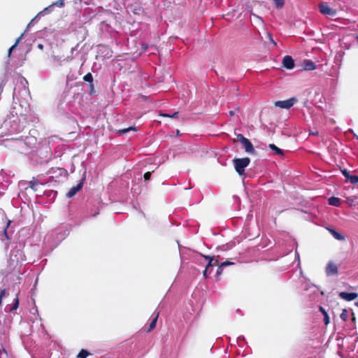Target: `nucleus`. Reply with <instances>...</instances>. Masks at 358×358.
<instances>
[{
  "label": "nucleus",
  "mask_w": 358,
  "mask_h": 358,
  "mask_svg": "<svg viewBox=\"0 0 358 358\" xmlns=\"http://www.w3.org/2000/svg\"><path fill=\"white\" fill-rule=\"evenodd\" d=\"M234 169L239 176L245 174V169L250 164V159L248 157L235 158L233 159Z\"/></svg>",
  "instance_id": "f257e3e1"
},
{
  "label": "nucleus",
  "mask_w": 358,
  "mask_h": 358,
  "mask_svg": "<svg viewBox=\"0 0 358 358\" xmlns=\"http://www.w3.org/2000/svg\"><path fill=\"white\" fill-rule=\"evenodd\" d=\"M237 139L243 144L246 152L254 155L255 153V148L251 142L245 138L243 134H239L237 135Z\"/></svg>",
  "instance_id": "f03ea898"
},
{
  "label": "nucleus",
  "mask_w": 358,
  "mask_h": 358,
  "mask_svg": "<svg viewBox=\"0 0 358 358\" xmlns=\"http://www.w3.org/2000/svg\"><path fill=\"white\" fill-rule=\"evenodd\" d=\"M297 101L296 98H290L284 101H277L274 103L275 106L280 108L289 109L290 108L295 102Z\"/></svg>",
  "instance_id": "7ed1b4c3"
},
{
  "label": "nucleus",
  "mask_w": 358,
  "mask_h": 358,
  "mask_svg": "<svg viewBox=\"0 0 358 358\" xmlns=\"http://www.w3.org/2000/svg\"><path fill=\"white\" fill-rule=\"evenodd\" d=\"M319 9L320 13L324 15H334L336 13L334 9L330 8V6L324 2L319 4Z\"/></svg>",
  "instance_id": "20e7f679"
},
{
  "label": "nucleus",
  "mask_w": 358,
  "mask_h": 358,
  "mask_svg": "<svg viewBox=\"0 0 358 358\" xmlns=\"http://www.w3.org/2000/svg\"><path fill=\"white\" fill-rule=\"evenodd\" d=\"M325 272L328 276L338 274V270L336 264L332 262H329L326 266Z\"/></svg>",
  "instance_id": "39448f33"
},
{
  "label": "nucleus",
  "mask_w": 358,
  "mask_h": 358,
  "mask_svg": "<svg viewBox=\"0 0 358 358\" xmlns=\"http://www.w3.org/2000/svg\"><path fill=\"white\" fill-rule=\"evenodd\" d=\"M84 180L85 178H83L76 186L71 187L69 189V191L66 193V196L68 198H72L73 196H74L76 194V193L82 189Z\"/></svg>",
  "instance_id": "423d86ee"
},
{
  "label": "nucleus",
  "mask_w": 358,
  "mask_h": 358,
  "mask_svg": "<svg viewBox=\"0 0 358 358\" xmlns=\"http://www.w3.org/2000/svg\"><path fill=\"white\" fill-rule=\"evenodd\" d=\"M282 64L287 69H292L294 67V61L289 55H286L283 57Z\"/></svg>",
  "instance_id": "0eeeda50"
},
{
  "label": "nucleus",
  "mask_w": 358,
  "mask_h": 358,
  "mask_svg": "<svg viewBox=\"0 0 358 358\" xmlns=\"http://www.w3.org/2000/svg\"><path fill=\"white\" fill-rule=\"evenodd\" d=\"M339 296L341 299H343L347 301H352V300H355V299H357L358 296V294L355 292L348 293V292H342L339 293Z\"/></svg>",
  "instance_id": "6e6552de"
},
{
  "label": "nucleus",
  "mask_w": 358,
  "mask_h": 358,
  "mask_svg": "<svg viewBox=\"0 0 358 358\" xmlns=\"http://www.w3.org/2000/svg\"><path fill=\"white\" fill-rule=\"evenodd\" d=\"M303 68L306 71H312L316 69V64L309 59H305L303 62Z\"/></svg>",
  "instance_id": "1a4fd4ad"
},
{
  "label": "nucleus",
  "mask_w": 358,
  "mask_h": 358,
  "mask_svg": "<svg viewBox=\"0 0 358 358\" xmlns=\"http://www.w3.org/2000/svg\"><path fill=\"white\" fill-rule=\"evenodd\" d=\"M329 231L331 233V234L334 236V238L338 241H343L345 240V236L342 235L341 233L336 231L334 229H328Z\"/></svg>",
  "instance_id": "9d476101"
},
{
  "label": "nucleus",
  "mask_w": 358,
  "mask_h": 358,
  "mask_svg": "<svg viewBox=\"0 0 358 358\" xmlns=\"http://www.w3.org/2000/svg\"><path fill=\"white\" fill-rule=\"evenodd\" d=\"M158 317H159V313H157L156 314V315L152 318V321L150 322V323L149 324L148 329L146 330L147 332H150L156 327Z\"/></svg>",
  "instance_id": "9b49d317"
},
{
  "label": "nucleus",
  "mask_w": 358,
  "mask_h": 358,
  "mask_svg": "<svg viewBox=\"0 0 358 358\" xmlns=\"http://www.w3.org/2000/svg\"><path fill=\"white\" fill-rule=\"evenodd\" d=\"M269 148L273 150L275 155L282 156L284 155V152L282 150L277 147L275 144H269Z\"/></svg>",
  "instance_id": "f8f14e48"
},
{
  "label": "nucleus",
  "mask_w": 358,
  "mask_h": 358,
  "mask_svg": "<svg viewBox=\"0 0 358 358\" xmlns=\"http://www.w3.org/2000/svg\"><path fill=\"white\" fill-rule=\"evenodd\" d=\"M329 204L334 206H339L341 204V199L334 196L330 197L329 199Z\"/></svg>",
  "instance_id": "ddd939ff"
},
{
  "label": "nucleus",
  "mask_w": 358,
  "mask_h": 358,
  "mask_svg": "<svg viewBox=\"0 0 358 358\" xmlns=\"http://www.w3.org/2000/svg\"><path fill=\"white\" fill-rule=\"evenodd\" d=\"M83 80L86 82H88L90 83V87L92 88V90H94V85L92 84V82H93V76L92 75V73H87L84 77H83Z\"/></svg>",
  "instance_id": "4468645a"
},
{
  "label": "nucleus",
  "mask_w": 358,
  "mask_h": 358,
  "mask_svg": "<svg viewBox=\"0 0 358 358\" xmlns=\"http://www.w3.org/2000/svg\"><path fill=\"white\" fill-rule=\"evenodd\" d=\"M130 131H137V129L136 127H129L128 128H126V129H119L117 130V133L120 134V135H123V134H127V132Z\"/></svg>",
  "instance_id": "2eb2a0df"
},
{
  "label": "nucleus",
  "mask_w": 358,
  "mask_h": 358,
  "mask_svg": "<svg viewBox=\"0 0 358 358\" xmlns=\"http://www.w3.org/2000/svg\"><path fill=\"white\" fill-rule=\"evenodd\" d=\"M23 37V34H22L16 40L15 43H14V45H13L8 50V56L10 55L11 54V52L17 46V45L19 44L20 40Z\"/></svg>",
  "instance_id": "dca6fc26"
},
{
  "label": "nucleus",
  "mask_w": 358,
  "mask_h": 358,
  "mask_svg": "<svg viewBox=\"0 0 358 358\" xmlns=\"http://www.w3.org/2000/svg\"><path fill=\"white\" fill-rule=\"evenodd\" d=\"M275 7L277 9H282L285 6V0H273Z\"/></svg>",
  "instance_id": "f3484780"
},
{
  "label": "nucleus",
  "mask_w": 358,
  "mask_h": 358,
  "mask_svg": "<svg viewBox=\"0 0 358 358\" xmlns=\"http://www.w3.org/2000/svg\"><path fill=\"white\" fill-rule=\"evenodd\" d=\"M38 184H39L38 181L34 178V180L29 182V187L34 191H36L37 186Z\"/></svg>",
  "instance_id": "a211bd4d"
},
{
  "label": "nucleus",
  "mask_w": 358,
  "mask_h": 358,
  "mask_svg": "<svg viewBox=\"0 0 358 358\" xmlns=\"http://www.w3.org/2000/svg\"><path fill=\"white\" fill-rule=\"evenodd\" d=\"M8 295V293L6 292V289L4 288H0V307L2 306L3 304V298L6 295Z\"/></svg>",
  "instance_id": "6ab92c4d"
},
{
  "label": "nucleus",
  "mask_w": 358,
  "mask_h": 358,
  "mask_svg": "<svg viewBox=\"0 0 358 358\" xmlns=\"http://www.w3.org/2000/svg\"><path fill=\"white\" fill-rule=\"evenodd\" d=\"M19 306V298H18V294H17L16 297L14 299L13 301V305L12 308H10V311L15 310Z\"/></svg>",
  "instance_id": "aec40b11"
},
{
  "label": "nucleus",
  "mask_w": 358,
  "mask_h": 358,
  "mask_svg": "<svg viewBox=\"0 0 358 358\" xmlns=\"http://www.w3.org/2000/svg\"><path fill=\"white\" fill-rule=\"evenodd\" d=\"M19 306V298H18V294H17L16 297L14 299L13 301V305L12 308H10V311L15 310Z\"/></svg>",
  "instance_id": "412c9836"
},
{
  "label": "nucleus",
  "mask_w": 358,
  "mask_h": 358,
  "mask_svg": "<svg viewBox=\"0 0 358 358\" xmlns=\"http://www.w3.org/2000/svg\"><path fill=\"white\" fill-rule=\"evenodd\" d=\"M90 355L86 350L82 349L77 355V358H86Z\"/></svg>",
  "instance_id": "4be33fe9"
},
{
  "label": "nucleus",
  "mask_w": 358,
  "mask_h": 358,
  "mask_svg": "<svg viewBox=\"0 0 358 358\" xmlns=\"http://www.w3.org/2000/svg\"><path fill=\"white\" fill-rule=\"evenodd\" d=\"M348 181H350L352 184L358 183V176L357 175H350L349 178L347 179Z\"/></svg>",
  "instance_id": "5701e85b"
},
{
  "label": "nucleus",
  "mask_w": 358,
  "mask_h": 358,
  "mask_svg": "<svg viewBox=\"0 0 358 358\" xmlns=\"http://www.w3.org/2000/svg\"><path fill=\"white\" fill-rule=\"evenodd\" d=\"M179 113L178 111L173 113L172 115L166 114V113H160L159 116L166 117L171 118H177L178 117Z\"/></svg>",
  "instance_id": "b1692460"
},
{
  "label": "nucleus",
  "mask_w": 358,
  "mask_h": 358,
  "mask_svg": "<svg viewBox=\"0 0 358 358\" xmlns=\"http://www.w3.org/2000/svg\"><path fill=\"white\" fill-rule=\"evenodd\" d=\"M341 318L343 320V321H346L348 320V311L346 309H343L342 310V313L340 315Z\"/></svg>",
  "instance_id": "393cba45"
},
{
  "label": "nucleus",
  "mask_w": 358,
  "mask_h": 358,
  "mask_svg": "<svg viewBox=\"0 0 358 358\" xmlns=\"http://www.w3.org/2000/svg\"><path fill=\"white\" fill-rule=\"evenodd\" d=\"M267 38L271 43L273 44L274 46H277L276 42L273 40L272 34L271 33L267 34Z\"/></svg>",
  "instance_id": "a878e982"
},
{
  "label": "nucleus",
  "mask_w": 358,
  "mask_h": 358,
  "mask_svg": "<svg viewBox=\"0 0 358 358\" xmlns=\"http://www.w3.org/2000/svg\"><path fill=\"white\" fill-rule=\"evenodd\" d=\"M52 6H59V7H64V3L63 0H58L55 3H52Z\"/></svg>",
  "instance_id": "bb28decb"
},
{
  "label": "nucleus",
  "mask_w": 358,
  "mask_h": 358,
  "mask_svg": "<svg viewBox=\"0 0 358 358\" xmlns=\"http://www.w3.org/2000/svg\"><path fill=\"white\" fill-rule=\"evenodd\" d=\"M152 172L148 171L144 173L143 178L145 180H149L151 178Z\"/></svg>",
  "instance_id": "cd10ccee"
},
{
  "label": "nucleus",
  "mask_w": 358,
  "mask_h": 358,
  "mask_svg": "<svg viewBox=\"0 0 358 358\" xmlns=\"http://www.w3.org/2000/svg\"><path fill=\"white\" fill-rule=\"evenodd\" d=\"M341 172L343 173V175L345 177L346 180L349 178L350 176V171H348L347 169H343L341 170Z\"/></svg>",
  "instance_id": "c85d7f7f"
},
{
  "label": "nucleus",
  "mask_w": 358,
  "mask_h": 358,
  "mask_svg": "<svg viewBox=\"0 0 358 358\" xmlns=\"http://www.w3.org/2000/svg\"><path fill=\"white\" fill-rule=\"evenodd\" d=\"M234 264V262H229V261H226V262H224L221 264V267H224V266H229V265H233Z\"/></svg>",
  "instance_id": "c756f323"
},
{
  "label": "nucleus",
  "mask_w": 358,
  "mask_h": 358,
  "mask_svg": "<svg viewBox=\"0 0 358 358\" xmlns=\"http://www.w3.org/2000/svg\"><path fill=\"white\" fill-rule=\"evenodd\" d=\"M223 268L224 267H221V264L219 265V266L217 269V275H220L222 273Z\"/></svg>",
  "instance_id": "7c9ffc66"
},
{
  "label": "nucleus",
  "mask_w": 358,
  "mask_h": 358,
  "mask_svg": "<svg viewBox=\"0 0 358 358\" xmlns=\"http://www.w3.org/2000/svg\"><path fill=\"white\" fill-rule=\"evenodd\" d=\"M324 320L325 324H328L329 323V317L328 314L324 315Z\"/></svg>",
  "instance_id": "2f4dec72"
},
{
  "label": "nucleus",
  "mask_w": 358,
  "mask_h": 358,
  "mask_svg": "<svg viewBox=\"0 0 358 358\" xmlns=\"http://www.w3.org/2000/svg\"><path fill=\"white\" fill-rule=\"evenodd\" d=\"M214 261V259H210V261H208V263L206 267V268H207L208 270H209L210 267H212L213 266V262Z\"/></svg>",
  "instance_id": "473e14b6"
},
{
  "label": "nucleus",
  "mask_w": 358,
  "mask_h": 358,
  "mask_svg": "<svg viewBox=\"0 0 358 358\" xmlns=\"http://www.w3.org/2000/svg\"><path fill=\"white\" fill-rule=\"evenodd\" d=\"M203 257L208 260V261H210V259H214V257H212V256H209V255H203Z\"/></svg>",
  "instance_id": "72a5a7b5"
},
{
  "label": "nucleus",
  "mask_w": 358,
  "mask_h": 358,
  "mask_svg": "<svg viewBox=\"0 0 358 358\" xmlns=\"http://www.w3.org/2000/svg\"><path fill=\"white\" fill-rule=\"evenodd\" d=\"M320 310L323 314V315L327 314V313L325 310V309L323 307H322V306H320Z\"/></svg>",
  "instance_id": "f704fd0d"
},
{
  "label": "nucleus",
  "mask_w": 358,
  "mask_h": 358,
  "mask_svg": "<svg viewBox=\"0 0 358 358\" xmlns=\"http://www.w3.org/2000/svg\"><path fill=\"white\" fill-rule=\"evenodd\" d=\"M219 266V262L217 259H214V261L213 262V266Z\"/></svg>",
  "instance_id": "c9c22d12"
},
{
  "label": "nucleus",
  "mask_w": 358,
  "mask_h": 358,
  "mask_svg": "<svg viewBox=\"0 0 358 358\" xmlns=\"http://www.w3.org/2000/svg\"><path fill=\"white\" fill-rule=\"evenodd\" d=\"M208 271H209V270H208L207 268H205V270L203 271V276H204L205 278H207V277H208Z\"/></svg>",
  "instance_id": "e433bc0d"
},
{
  "label": "nucleus",
  "mask_w": 358,
  "mask_h": 358,
  "mask_svg": "<svg viewBox=\"0 0 358 358\" xmlns=\"http://www.w3.org/2000/svg\"><path fill=\"white\" fill-rule=\"evenodd\" d=\"M38 48L40 49V50H43V45L41 44V43H39L38 45Z\"/></svg>",
  "instance_id": "4c0bfd02"
},
{
  "label": "nucleus",
  "mask_w": 358,
  "mask_h": 358,
  "mask_svg": "<svg viewBox=\"0 0 358 358\" xmlns=\"http://www.w3.org/2000/svg\"><path fill=\"white\" fill-rule=\"evenodd\" d=\"M148 48V45H143V48L144 49L145 51L147 50Z\"/></svg>",
  "instance_id": "58836bf2"
},
{
  "label": "nucleus",
  "mask_w": 358,
  "mask_h": 358,
  "mask_svg": "<svg viewBox=\"0 0 358 358\" xmlns=\"http://www.w3.org/2000/svg\"><path fill=\"white\" fill-rule=\"evenodd\" d=\"M318 134H319L318 131H313V132L310 133V134L314 135V136H317V135H318Z\"/></svg>",
  "instance_id": "ea45409f"
},
{
  "label": "nucleus",
  "mask_w": 358,
  "mask_h": 358,
  "mask_svg": "<svg viewBox=\"0 0 358 358\" xmlns=\"http://www.w3.org/2000/svg\"><path fill=\"white\" fill-rule=\"evenodd\" d=\"M229 114L230 116H233V115H234V112L233 110H230L229 112Z\"/></svg>",
  "instance_id": "a19ab883"
},
{
  "label": "nucleus",
  "mask_w": 358,
  "mask_h": 358,
  "mask_svg": "<svg viewBox=\"0 0 358 358\" xmlns=\"http://www.w3.org/2000/svg\"><path fill=\"white\" fill-rule=\"evenodd\" d=\"M3 352V353H5V354H7L6 350L4 348L2 350V352Z\"/></svg>",
  "instance_id": "79ce46f5"
},
{
  "label": "nucleus",
  "mask_w": 358,
  "mask_h": 358,
  "mask_svg": "<svg viewBox=\"0 0 358 358\" xmlns=\"http://www.w3.org/2000/svg\"><path fill=\"white\" fill-rule=\"evenodd\" d=\"M354 136H355V138H358L357 135L355 134V135H354Z\"/></svg>",
  "instance_id": "37998d69"
}]
</instances>
